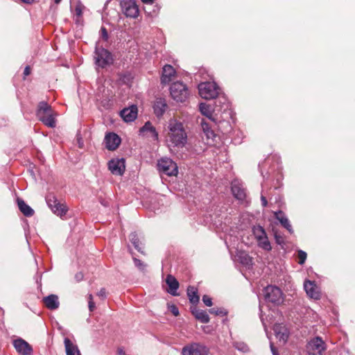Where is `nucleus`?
Wrapping results in <instances>:
<instances>
[{"label":"nucleus","mask_w":355,"mask_h":355,"mask_svg":"<svg viewBox=\"0 0 355 355\" xmlns=\"http://www.w3.org/2000/svg\"><path fill=\"white\" fill-rule=\"evenodd\" d=\"M270 347L272 355H279L277 349L275 347L272 343H270Z\"/></svg>","instance_id":"obj_48"},{"label":"nucleus","mask_w":355,"mask_h":355,"mask_svg":"<svg viewBox=\"0 0 355 355\" xmlns=\"http://www.w3.org/2000/svg\"><path fill=\"white\" fill-rule=\"evenodd\" d=\"M167 141L173 146L183 148L187 143V134L183 123L171 119L167 125Z\"/></svg>","instance_id":"obj_1"},{"label":"nucleus","mask_w":355,"mask_h":355,"mask_svg":"<svg viewBox=\"0 0 355 355\" xmlns=\"http://www.w3.org/2000/svg\"><path fill=\"white\" fill-rule=\"evenodd\" d=\"M137 114L138 109L135 105L125 107L120 112V116L125 122L134 121L137 119Z\"/></svg>","instance_id":"obj_12"},{"label":"nucleus","mask_w":355,"mask_h":355,"mask_svg":"<svg viewBox=\"0 0 355 355\" xmlns=\"http://www.w3.org/2000/svg\"><path fill=\"white\" fill-rule=\"evenodd\" d=\"M275 217L276 219H277L281 225L286 228L289 233L292 234L293 233V230L292 228L291 225L290 224V222L288 219V218L286 216L285 214L279 210L278 211H275L274 213Z\"/></svg>","instance_id":"obj_22"},{"label":"nucleus","mask_w":355,"mask_h":355,"mask_svg":"<svg viewBox=\"0 0 355 355\" xmlns=\"http://www.w3.org/2000/svg\"><path fill=\"white\" fill-rule=\"evenodd\" d=\"M64 344L67 355H81L78 346L74 345L69 338H65Z\"/></svg>","instance_id":"obj_26"},{"label":"nucleus","mask_w":355,"mask_h":355,"mask_svg":"<svg viewBox=\"0 0 355 355\" xmlns=\"http://www.w3.org/2000/svg\"><path fill=\"white\" fill-rule=\"evenodd\" d=\"M89 309L90 311H93L95 308L94 302L92 301L93 297L92 295H89Z\"/></svg>","instance_id":"obj_44"},{"label":"nucleus","mask_w":355,"mask_h":355,"mask_svg":"<svg viewBox=\"0 0 355 355\" xmlns=\"http://www.w3.org/2000/svg\"><path fill=\"white\" fill-rule=\"evenodd\" d=\"M56 114L46 101H41L38 103L36 111V116L49 128H55L56 125Z\"/></svg>","instance_id":"obj_2"},{"label":"nucleus","mask_w":355,"mask_h":355,"mask_svg":"<svg viewBox=\"0 0 355 355\" xmlns=\"http://www.w3.org/2000/svg\"><path fill=\"white\" fill-rule=\"evenodd\" d=\"M123 12L126 17L136 18L139 15V8L133 0H126L121 2Z\"/></svg>","instance_id":"obj_10"},{"label":"nucleus","mask_w":355,"mask_h":355,"mask_svg":"<svg viewBox=\"0 0 355 355\" xmlns=\"http://www.w3.org/2000/svg\"><path fill=\"white\" fill-rule=\"evenodd\" d=\"M273 330L275 331V334L276 338L279 340L282 341L283 343H285L288 338V332L285 327L276 324L274 326Z\"/></svg>","instance_id":"obj_20"},{"label":"nucleus","mask_w":355,"mask_h":355,"mask_svg":"<svg viewBox=\"0 0 355 355\" xmlns=\"http://www.w3.org/2000/svg\"><path fill=\"white\" fill-rule=\"evenodd\" d=\"M306 351L311 355H322L326 345L322 338L316 336L311 339L306 345Z\"/></svg>","instance_id":"obj_8"},{"label":"nucleus","mask_w":355,"mask_h":355,"mask_svg":"<svg viewBox=\"0 0 355 355\" xmlns=\"http://www.w3.org/2000/svg\"><path fill=\"white\" fill-rule=\"evenodd\" d=\"M275 239L276 243L278 245H283L284 244V239L282 236L277 234V233L275 234Z\"/></svg>","instance_id":"obj_43"},{"label":"nucleus","mask_w":355,"mask_h":355,"mask_svg":"<svg viewBox=\"0 0 355 355\" xmlns=\"http://www.w3.org/2000/svg\"><path fill=\"white\" fill-rule=\"evenodd\" d=\"M167 107L168 105L164 98H157L153 105L154 113L157 117H161L166 112Z\"/></svg>","instance_id":"obj_17"},{"label":"nucleus","mask_w":355,"mask_h":355,"mask_svg":"<svg viewBox=\"0 0 355 355\" xmlns=\"http://www.w3.org/2000/svg\"><path fill=\"white\" fill-rule=\"evenodd\" d=\"M97 295L101 297L102 300L105 299L106 297V291L105 288H101L99 292L97 293Z\"/></svg>","instance_id":"obj_45"},{"label":"nucleus","mask_w":355,"mask_h":355,"mask_svg":"<svg viewBox=\"0 0 355 355\" xmlns=\"http://www.w3.org/2000/svg\"><path fill=\"white\" fill-rule=\"evenodd\" d=\"M145 4L152 5L155 0H141Z\"/></svg>","instance_id":"obj_52"},{"label":"nucleus","mask_w":355,"mask_h":355,"mask_svg":"<svg viewBox=\"0 0 355 355\" xmlns=\"http://www.w3.org/2000/svg\"><path fill=\"white\" fill-rule=\"evenodd\" d=\"M16 350L23 355H30L33 351L31 346L22 338H18L13 342Z\"/></svg>","instance_id":"obj_15"},{"label":"nucleus","mask_w":355,"mask_h":355,"mask_svg":"<svg viewBox=\"0 0 355 355\" xmlns=\"http://www.w3.org/2000/svg\"><path fill=\"white\" fill-rule=\"evenodd\" d=\"M133 261H134V263H135V266L141 271H144L146 270V264L145 263H144L142 261H141L140 259L136 258V257H133Z\"/></svg>","instance_id":"obj_38"},{"label":"nucleus","mask_w":355,"mask_h":355,"mask_svg":"<svg viewBox=\"0 0 355 355\" xmlns=\"http://www.w3.org/2000/svg\"><path fill=\"white\" fill-rule=\"evenodd\" d=\"M211 314L216 315L225 316L227 314V311L224 308H212L209 310Z\"/></svg>","instance_id":"obj_36"},{"label":"nucleus","mask_w":355,"mask_h":355,"mask_svg":"<svg viewBox=\"0 0 355 355\" xmlns=\"http://www.w3.org/2000/svg\"><path fill=\"white\" fill-rule=\"evenodd\" d=\"M208 349L200 344L192 343L182 348V355H207Z\"/></svg>","instance_id":"obj_9"},{"label":"nucleus","mask_w":355,"mask_h":355,"mask_svg":"<svg viewBox=\"0 0 355 355\" xmlns=\"http://www.w3.org/2000/svg\"><path fill=\"white\" fill-rule=\"evenodd\" d=\"M261 200L262 206L264 207H266L268 205V201H267L266 197L262 195L261 197Z\"/></svg>","instance_id":"obj_49"},{"label":"nucleus","mask_w":355,"mask_h":355,"mask_svg":"<svg viewBox=\"0 0 355 355\" xmlns=\"http://www.w3.org/2000/svg\"><path fill=\"white\" fill-rule=\"evenodd\" d=\"M117 354L118 355H128L125 353V352L122 347H119L117 349Z\"/></svg>","instance_id":"obj_50"},{"label":"nucleus","mask_w":355,"mask_h":355,"mask_svg":"<svg viewBox=\"0 0 355 355\" xmlns=\"http://www.w3.org/2000/svg\"><path fill=\"white\" fill-rule=\"evenodd\" d=\"M202 302L207 306H211L212 305V299L207 295L202 296Z\"/></svg>","instance_id":"obj_40"},{"label":"nucleus","mask_w":355,"mask_h":355,"mask_svg":"<svg viewBox=\"0 0 355 355\" xmlns=\"http://www.w3.org/2000/svg\"><path fill=\"white\" fill-rule=\"evenodd\" d=\"M202 130L207 139H213L215 137L214 130L211 129V125L209 121L202 119L200 121Z\"/></svg>","instance_id":"obj_27"},{"label":"nucleus","mask_w":355,"mask_h":355,"mask_svg":"<svg viewBox=\"0 0 355 355\" xmlns=\"http://www.w3.org/2000/svg\"><path fill=\"white\" fill-rule=\"evenodd\" d=\"M108 168L111 173L116 175H122L125 171L124 159H112L108 162Z\"/></svg>","instance_id":"obj_11"},{"label":"nucleus","mask_w":355,"mask_h":355,"mask_svg":"<svg viewBox=\"0 0 355 355\" xmlns=\"http://www.w3.org/2000/svg\"><path fill=\"white\" fill-rule=\"evenodd\" d=\"M192 313L196 318V319H197L198 320L202 323H208L209 322V316L207 311L204 310H200L197 308H194L192 310Z\"/></svg>","instance_id":"obj_28"},{"label":"nucleus","mask_w":355,"mask_h":355,"mask_svg":"<svg viewBox=\"0 0 355 355\" xmlns=\"http://www.w3.org/2000/svg\"><path fill=\"white\" fill-rule=\"evenodd\" d=\"M297 256L299 258L298 263L300 265L304 264L306 259V253L304 251L300 250H298Z\"/></svg>","instance_id":"obj_39"},{"label":"nucleus","mask_w":355,"mask_h":355,"mask_svg":"<svg viewBox=\"0 0 355 355\" xmlns=\"http://www.w3.org/2000/svg\"><path fill=\"white\" fill-rule=\"evenodd\" d=\"M75 12L77 16H81L83 14L82 6L80 4L77 5L75 8Z\"/></svg>","instance_id":"obj_46"},{"label":"nucleus","mask_w":355,"mask_h":355,"mask_svg":"<svg viewBox=\"0 0 355 355\" xmlns=\"http://www.w3.org/2000/svg\"><path fill=\"white\" fill-rule=\"evenodd\" d=\"M43 302L45 306L51 310L57 309L59 307L60 303L58 297L56 295H49L47 297H44Z\"/></svg>","instance_id":"obj_24"},{"label":"nucleus","mask_w":355,"mask_h":355,"mask_svg":"<svg viewBox=\"0 0 355 355\" xmlns=\"http://www.w3.org/2000/svg\"><path fill=\"white\" fill-rule=\"evenodd\" d=\"M168 309L173 313V315L178 316L179 315L178 308L175 305H174V304L170 305L168 306Z\"/></svg>","instance_id":"obj_42"},{"label":"nucleus","mask_w":355,"mask_h":355,"mask_svg":"<svg viewBox=\"0 0 355 355\" xmlns=\"http://www.w3.org/2000/svg\"><path fill=\"white\" fill-rule=\"evenodd\" d=\"M258 243V246L266 251H270L272 250V247L270 243L268 240V236H265L263 239H260L257 240Z\"/></svg>","instance_id":"obj_34"},{"label":"nucleus","mask_w":355,"mask_h":355,"mask_svg":"<svg viewBox=\"0 0 355 355\" xmlns=\"http://www.w3.org/2000/svg\"><path fill=\"white\" fill-rule=\"evenodd\" d=\"M200 96L205 99H214L219 95L220 88L214 82H204L198 85Z\"/></svg>","instance_id":"obj_3"},{"label":"nucleus","mask_w":355,"mask_h":355,"mask_svg":"<svg viewBox=\"0 0 355 355\" xmlns=\"http://www.w3.org/2000/svg\"><path fill=\"white\" fill-rule=\"evenodd\" d=\"M21 1L27 4H31L34 2V0H21Z\"/></svg>","instance_id":"obj_53"},{"label":"nucleus","mask_w":355,"mask_h":355,"mask_svg":"<svg viewBox=\"0 0 355 355\" xmlns=\"http://www.w3.org/2000/svg\"><path fill=\"white\" fill-rule=\"evenodd\" d=\"M46 202L50 209L55 208V206L58 205L60 202L55 196H49L46 198Z\"/></svg>","instance_id":"obj_37"},{"label":"nucleus","mask_w":355,"mask_h":355,"mask_svg":"<svg viewBox=\"0 0 355 355\" xmlns=\"http://www.w3.org/2000/svg\"><path fill=\"white\" fill-rule=\"evenodd\" d=\"M236 257L237 261L246 268L250 269L252 266V259L245 252L239 251Z\"/></svg>","instance_id":"obj_21"},{"label":"nucleus","mask_w":355,"mask_h":355,"mask_svg":"<svg viewBox=\"0 0 355 355\" xmlns=\"http://www.w3.org/2000/svg\"><path fill=\"white\" fill-rule=\"evenodd\" d=\"M304 288L306 294L311 298L318 300L320 297L319 288L314 282L306 280L304 283Z\"/></svg>","instance_id":"obj_14"},{"label":"nucleus","mask_w":355,"mask_h":355,"mask_svg":"<svg viewBox=\"0 0 355 355\" xmlns=\"http://www.w3.org/2000/svg\"><path fill=\"white\" fill-rule=\"evenodd\" d=\"M17 202L19 209L25 216L31 217L33 216L35 213L34 210L27 205L24 200L18 198L17 199Z\"/></svg>","instance_id":"obj_25"},{"label":"nucleus","mask_w":355,"mask_h":355,"mask_svg":"<svg viewBox=\"0 0 355 355\" xmlns=\"http://www.w3.org/2000/svg\"><path fill=\"white\" fill-rule=\"evenodd\" d=\"M146 132H149L150 136L153 137L154 140L158 139V133L155 128L150 121L146 122L145 124L139 129L140 135H144Z\"/></svg>","instance_id":"obj_23"},{"label":"nucleus","mask_w":355,"mask_h":355,"mask_svg":"<svg viewBox=\"0 0 355 355\" xmlns=\"http://www.w3.org/2000/svg\"><path fill=\"white\" fill-rule=\"evenodd\" d=\"M166 284L168 286V293L173 296H178L177 292L179 288V282L178 280L171 275H167L166 278Z\"/></svg>","instance_id":"obj_19"},{"label":"nucleus","mask_w":355,"mask_h":355,"mask_svg":"<svg viewBox=\"0 0 355 355\" xmlns=\"http://www.w3.org/2000/svg\"><path fill=\"white\" fill-rule=\"evenodd\" d=\"M100 33H101V37L105 41H107L108 39V33H107V29L104 26H102L101 28Z\"/></svg>","instance_id":"obj_41"},{"label":"nucleus","mask_w":355,"mask_h":355,"mask_svg":"<svg viewBox=\"0 0 355 355\" xmlns=\"http://www.w3.org/2000/svg\"><path fill=\"white\" fill-rule=\"evenodd\" d=\"M187 296L190 302L193 304H197L199 302L200 297L198 295V289L194 286L187 288Z\"/></svg>","instance_id":"obj_29"},{"label":"nucleus","mask_w":355,"mask_h":355,"mask_svg":"<svg viewBox=\"0 0 355 355\" xmlns=\"http://www.w3.org/2000/svg\"><path fill=\"white\" fill-rule=\"evenodd\" d=\"M175 75V70L170 64H166L163 67L162 76L161 78L162 84L166 85L171 82Z\"/></svg>","instance_id":"obj_16"},{"label":"nucleus","mask_w":355,"mask_h":355,"mask_svg":"<svg viewBox=\"0 0 355 355\" xmlns=\"http://www.w3.org/2000/svg\"><path fill=\"white\" fill-rule=\"evenodd\" d=\"M253 234L257 240L260 239H263L265 236H267L266 232L264 228L260 225L254 226L252 228Z\"/></svg>","instance_id":"obj_32"},{"label":"nucleus","mask_w":355,"mask_h":355,"mask_svg":"<svg viewBox=\"0 0 355 355\" xmlns=\"http://www.w3.org/2000/svg\"><path fill=\"white\" fill-rule=\"evenodd\" d=\"M265 300L274 304H279L283 302V293L280 288L275 286H268L263 290Z\"/></svg>","instance_id":"obj_7"},{"label":"nucleus","mask_w":355,"mask_h":355,"mask_svg":"<svg viewBox=\"0 0 355 355\" xmlns=\"http://www.w3.org/2000/svg\"><path fill=\"white\" fill-rule=\"evenodd\" d=\"M130 241L135 247V248L141 254H144V252L142 250V248L141 246V243H140V241L137 236V234L135 232H132L130 234Z\"/></svg>","instance_id":"obj_31"},{"label":"nucleus","mask_w":355,"mask_h":355,"mask_svg":"<svg viewBox=\"0 0 355 355\" xmlns=\"http://www.w3.org/2000/svg\"><path fill=\"white\" fill-rule=\"evenodd\" d=\"M31 73V68L29 66H26L24 71V76H28Z\"/></svg>","instance_id":"obj_51"},{"label":"nucleus","mask_w":355,"mask_h":355,"mask_svg":"<svg viewBox=\"0 0 355 355\" xmlns=\"http://www.w3.org/2000/svg\"><path fill=\"white\" fill-rule=\"evenodd\" d=\"M199 109L202 114L207 116L209 121H211L215 123L214 119L212 118V109L209 105L201 103L199 105Z\"/></svg>","instance_id":"obj_30"},{"label":"nucleus","mask_w":355,"mask_h":355,"mask_svg":"<svg viewBox=\"0 0 355 355\" xmlns=\"http://www.w3.org/2000/svg\"><path fill=\"white\" fill-rule=\"evenodd\" d=\"M232 192L234 196L239 200H243L245 198V189L238 181L232 182Z\"/></svg>","instance_id":"obj_18"},{"label":"nucleus","mask_w":355,"mask_h":355,"mask_svg":"<svg viewBox=\"0 0 355 355\" xmlns=\"http://www.w3.org/2000/svg\"><path fill=\"white\" fill-rule=\"evenodd\" d=\"M170 94L177 102H184L189 97L187 87L181 82L173 83L170 87Z\"/></svg>","instance_id":"obj_5"},{"label":"nucleus","mask_w":355,"mask_h":355,"mask_svg":"<svg viewBox=\"0 0 355 355\" xmlns=\"http://www.w3.org/2000/svg\"><path fill=\"white\" fill-rule=\"evenodd\" d=\"M158 171L168 176H175L178 173V166L171 159L162 158L157 163Z\"/></svg>","instance_id":"obj_6"},{"label":"nucleus","mask_w":355,"mask_h":355,"mask_svg":"<svg viewBox=\"0 0 355 355\" xmlns=\"http://www.w3.org/2000/svg\"><path fill=\"white\" fill-rule=\"evenodd\" d=\"M121 138L114 132L107 133L105 137V147L109 150H116L121 144Z\"/></svg>","instance_id":"obj_13"},{"label":"nucleus","mask_w":355,"mask_h":355,"mask_svg":"<svg viewBox=\"0 0 355 355\" xmlns=\"http://www.w3.org/2000/svg\"><path fill=\"white\" fill-rule=\"evenodd\" d=\"M83 277H84V275H83V272H77L75 275V279H76V282H78L82 281L83 279Z\"/></svg>","instance_id":"obj_47"},{"label":"nucleus","mask_w":355,"mask_h":355,"mask_svg":"<svg viewBox=\"0 0 355 355\" xmlns=\"http://www.w3.org/2000/svg\"><path fill=\"white\" fill-rule=\"evenodd\" d=\"M51 209L55 214L60 217L64 216L67 211V206L64 204H61L60 202L58 205L55 206V208H52Z\"/></svg>","instance_id":"obj_33"},{"label":"nucleus","mask_w":355,"mask_h":355,"mask_svg":"<svg viewBox=\"0 0 355 355\" xmlns=\"http://www.w3.org/2000/svg\"><path fill=\"white\" fill-rule=\"evenodd\" d=\"M62 0H55V3H59Z\"/></svg>","instance_id":"obj_54"},{"label":"nucleus","mask_w":355,"mask_h":355,"mask_svg":"<svg viewBox=\"0 0 355 355\" xmlns=\"http://www.w3.org/2000/svg\"><path fill=\"white\" fill-rule=\"evenodd\" d=\"M94 60L95 64L101 68L110 66L114 62L112 53L103 47H96Z\"/></svg>","instance_id":"obj_4"},{"label":"nucleus","mask_w":355,"mask_h":355,"mask_svg":"<svg viewBox=\"0 0 355 355\" xmlns=\"http://www.w3.org/2000/svg\"><path fill=\"white\" fill-rule=\"evenodd\" d=\"M233 346L239 351L242 352L243 353H246L249 352V347L243 342L236 341L233 343Z\"/></svg>","instance_id":"obj_35"}]
</instances>
